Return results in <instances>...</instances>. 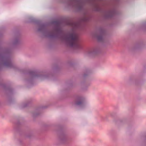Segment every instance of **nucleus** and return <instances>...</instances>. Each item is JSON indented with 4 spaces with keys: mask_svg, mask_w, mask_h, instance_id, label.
I'll list each match as a JSON object with an SVG mask.
<instances>
[{
    "mask_svg": "<svg viewBox=\"0 0 146 146\" xmlns=\"http://www.w3.org/2000/svg\"><path fill=\"white\" fill-rule=\"evenodd\" d=\"M78 38L77 35L74 28L70 30L66 35H64L61 37L62 41L66 42L69 46L74 49L79 48Z\"/></svg>",
    "mask_w": 146,
    "mask_h": 146,
    "instance_id": "obj_1",
    "label": "nucleus"
},
{
    "mask_svg": "<svg viewBox=\"0 0 146 146\" xmlns=\"http://www.w3.org/2000/svg\"><path fill=\"white\" fill-rule=\"evenodd\" d=\"M56 27L55 28L53 33H50L47 32H45L43 33L44 36L47 37H51L54 36L55 34H56L60 32V30L59 27V23H58L56 22Z\"/></svg>",
    "mask_w": 146,
    "mask_h": 146,
    "instance_id": "obj_2",
    "label": "nucleus"
},
{
    "mask_svg": "<svg viewBox=\"0 0 146 146\" xmlns=\"http://www.w3.org/2000/svg\"><path fill=\"white\" fill-rule=\"evenodd\" d=\"M70 4V5L75 7L79 10L81 9L83 6L82 2L79 0H71Z\"/></svg>",
    "mask_w": 146,
    "mask_h": 146,
    "instance_id": "obj_3",
    "label": "nucleus"
},
{
    "mask_svg": "<svg viewBox=\"0 0 146 146\" xmlns=\"http://www.w3.org/2000/svg\"><path fill=\"white\" fill-rule=\"evenodd\" d=\"M74 104L77 106H81L84 104V100L82 97L80 96L77 97L74 101Z\"/></svg>",
    "mask_w": 146,
    "mask_h": 146,
    "instance_id": "obj_4",
    "label": "nucleus"
},
{
    "mask_svg": "<svg viewBox=\"0 0 146 146\" xmlns=\"http://www.w3.org/2000/svg\"><path fill=\"white\" fill-rule=\"evenodd\" d=\"M68 139L67 135L64 133L61 134L59 137L58 141L59 142L62 143H65Z\"/></svg>",
    "mask_w": 146,
    "mask_h": 146,
    "instance_id": "obj_5",
    "label": "nucleus"
},
{
    "mask_svg": "<svg viewBox=\"0 0 146 146\" xmlns=\"http://www.w3.org/2000/svg\"><path fill=\"white\" fill-rule=\"evenodd\" d=\"M145 46V44L143 42H141L135 45L132 48L131 50L134 51Z\"/></svg>",
    "mask_w": 146,
    "mask_h": 146,
    "instance_id": "obj_6",
    "label": "nucleus"
},
{
    "mask_svg": "<svg viewBox=\"0 0 146 146\" xmlns=\"http://www.w3.org/2000/svg\"><path fill=\"white\" fill-rule=\"evenodd\" d=\"M97 52L96 49L90 50L87 52L86 55L88 57H93L96 55Z\"/></svg>",
    "mask_w": 146,
    "mask_h": 146,
    "instance_id": "obj_7",
    "label": "nucleus"
},
{
    "mask_svg": "<svg viewBox=\"0 0 146 146\" xmlns=\"http://www.w3.org/2000/svg\"><path fill=\"white\" fill-rule=\"evenodd\" d=\"M103 33L102 32L98 33L95 35V36L99 41L102 40L103 38Z\"/></svg>",
    "mask_w": 146,
    "mask_h": 146,
    "instance_id": "obj_8",
    "label": "nucleus"
},
{
    "mask_svg": "<svg viewBox=\"0 0 146 146\" xmlns=\"http://www.w3.org/2000/svg\"><path fill=\"white\" fill-rule=\"evenodd\" d=\"M12 64H0V67L3 68L10 67Z\"/></svg>",
    "mask_w": 146,
    "mask_h": 146,
    "instance_id": "obj_9",
    "label": "nucleus"
},
{
    "mask_svg": "<svg viewBox=\"0 0 146 146\" xmlns=\"http://www.w3.org/2000/svg\"><path fill=\"white\" fill-rule=\"evenodd\" d=\"M44 26L43 25H41L39 26L38 31H41L44 30Z\"/></svg>",
    "mask_w": 146,
    "mask_h": 146,
    "instance_id": "obj_10",
    "label": "nucleus"
},
{
    "mask_svg": "<svg viewBox=\"0 0 146 146\" xmlns=\"http://www.w3.org/2000/svg\"><path fill=\"white\" fill-rule=\"evenodd\" d=\"M72 26L73 27V28L75 27H77L76 24L75 23L72 24Z\"/></svg>",
    "mask_w": 146,
    "mask_h": 146,
    "instance_id": "obj_11",
    "label": "nucleus"
},
{
    "mask_svg": "<svg viewBox=\"0 0 146 146\" xmlns=\"http://www.w3.org/2000/svg\"><path fill=\"white\" fill-rule=\"evenodd\" d=\"M34 73H35L33 72H30V74H33V75H34Z\"/></svg>",
    "mask_w": 146,
    "mask_h": 146,
    "instance_id": "obj_12",
    "label": "nucleus"
},
{
    "mask_svg": "<svg viewBox=\"0 0 146 146\" xmlns=\"http://www.w3.org/2000/svg\"><path fill=\"white\" fill-rule=\"evenodd\" d=\"M87 18H86V17L84 19H83V20L84 21H87Z\"/></svg>",
    "mask_w": 146,
    "mask_h": 146,
    "instance_id": "obj_13",
    "label": "nucleus"
},
{
    "mask_svg": "<svg viewBox=\"0 0 146 146\" xmlns=\"http://www.w3.org/2000/svg\"><path fill=\"white\" fill-rule=\"evenodd\" d=\"M26 106H23V107H25Z\"/></svg>",
    "mask_w": 146,
    "mask_h": 146,
    "instance_id": "obj_14",
    "label": "nucleus"
},
{
    "mask_svg": "<svg viewBox=\"0 0 146 146\" xmlns=\"http://www.w3.org/2000/svg\"><path fill=\"white\" fill-rule=\"evenodd\" d=\"M5 64H6V63H5Z\"/></svg>",
    "mask_w": 146,
    "mask_h": 146,
    "instance_id": "obj_15",
    "label": "nucleus"
}]
</instances>
